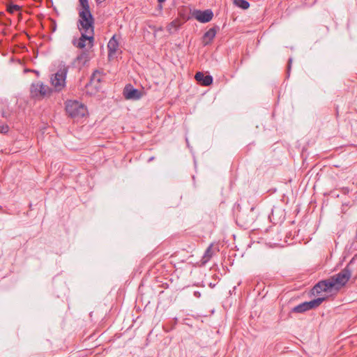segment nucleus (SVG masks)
Returning a JSON list of instances; mask_svg holds the SVG:
<instances>
[{
    "label": "nucleus",
    "mask_w": 357,
    "mask_h": 357,
    "mask_svg": "<svg viewBox=\"0 0 357 357\" xmlns=\"http://www.w3.org/2000/svg\"><path fill=\"white\" fill-rule=\"evenodd\" d=\"M353 263V259L343 268L340 273L331 276L329 278L333 284L334 289L336 291L340 290L342 287L346 285L351 277L352 268L351 267Z\"/></svg>",
    "instance_id": "nucleus-1"
},
{
    "label": "nucleus",
    "mask_w": 357,
    "mask_h": 357,
    "mask_svg": "<svg viewBox=\"0 0 357 357\" xmlns=\"http://www.w3.org/2000/svg\"><path fill=\"white\" fill-rule=\"evenodd\" d=\"M153 159H154V158H153V157H151V158L149 159V161L150 162V161L153 160Z\"/></svg>",
    "instance_id": "nucleus-25"
},
{
    "label": "nucleus",
    "mask_w": 357,
    "mask_h": 357,
    "mask_svg": "<svg viewBox=\"0 0 357 357\" xmlns=\"http://www.w3.org/2000/svg\"><path fill=\"white\" fill-rule=\"evenodd\" d=\"M52 90L47 85L43 84L40 82L32 83L30 92L32 97L43 98L51 93Z\"/></svg>",
    "instance_id": "nucleus-5"
},
{
    "label": "nucleus",
    "mask_w": 357,
    "mask_h": 357,
    "mask_svg": "<svg viewBox=\"0 0 357 357\" xmlns=\"http://www.w3.org/2000/svg\"><path fill=\"white\" fill-rule=\"evenodd\" d=\"M77 26L79 31L94 34V18L89 10H79Z\"/></svg>",
    "instance_id": "nucleus-2"
},
{
    "label": "nucleus",
    "mask_w": 357,
    "mask_h": 357,
    "mask_svg": "<svg viewBox=\"0 0 357 357\" xmlns=\"http://www.w3.org/2000/svg\"><path fill=\"white\" fill-rule=\"evenodd\" d=\"M165 1V0H158V1L159 3H162V2H164Z\"/></svg>",
    "instance_id": "nucleus-26"
},
{
    "label": "nucleus",
    "mask_w": 357,
    "mask_h": 357,
    "mask_svg": "<svg viewBox=\"0 0 357 357\" xmlns=\"http://www.w3.org/2000/svg\"><path fill=\"white\" fill-rule=\"evenodd\" d=\"M291 63H292V59L290 58V59H289L288 65H287V74L288 75H289V72H290V69H291Z\"/></svg>",
    "instance_id": "nucleus-22"
},
{
    "label": "nucleus",
    "mask_w": 357,
    "mask_h": 357,
    "mask_svg": "<svg viewBox=\"0 0 357 357\" xmlns=\"http://www.w3.org/2000/svg\"><path fill=\"white\" fill-rule=\"evenodd\" d=\"M119 47V42L116 39V36H113L108 42L107 48H108V56H113Z\"/></svg>",
    "instance_id": "nucleus-11"
},
{
    "label": "nucleus",
    "mask_w": 357,
    "mask_h": 357,
    "mask_svg": "<svg viewBox=\"0 0 357 357\" xmlns=\"http://www.w3.org/2000/svg\"><path fill=\"white\" fill-rule=\"evenodd\" d=\"M181 26V22L178 20H173L169 25V29L174 27L177 29Z\"/></svg>",
    "instance_id": "nucleus-21"
},
{
    "label": "nucleus",
    "mask_w": 357,
    "mask_h": 357,
    "mask_svg": "<svg viewBox=\"0 0 357 357\" xmlns=\"http://www.w3.org/2000/svg\"><path fill=\"white\" fill-rule=\"evenodd\" d=\"M234 3L238 8L246 10L250 7V3L245 0H234Z\"/></svg>",
    "instance_id": "nucleus-18"
},
{
    "label": "nucleus",
    "mask_w": 357,
    "mask_h": 357,
    "mask_svg": "<svg viewBox=\"0 0 357 357\" xmlns=\"http://www.w3.org/2000/svg\"><path fill=\"white\" fill-rule=\"evenodd\" d=\"M123 96L128 100H138L141 98V92L134 89L130 84L127 85L123 90Z\"/></svg>",
    "instance_id": "nucleus-9"
},
{
    "label": "nucleus",
    "mask_w": 357,
    "mask_h": 357,
    "mask_svg": "<svg viewBox=\"0 0 357 357\" xmlns=\"http://www.w3.org/2000/svg\"><path fill=\"white\" fill-rule=\"evenodd\" d=\"M213 255V251L212 250V245H211L206 250L204 255L202 257V263L206 264L208 262L212 256Z\"/></svg>",
    "instance_id": "nucleus-15"
},
{
    "label": "nucleus",
    "mask_w": 357,
    "mask_h": 357,
    "mask_svg": "<svg viewBox=\"0 0 357 357\" xmlns=\"http://www.w3.org/2000/svg\"><path fill=\"white\" fill-rule=\"evenodd\" d=\"M334 289L333 284L331 282L330 278L321 280L317 283L311 289V294L317 296L321 292L331 291Z\"/></svg>",
    "instance_id": "nucleus-7"
},
{
    "label": "nucleus",
    "mask_w": 357,
    "mask_h": 357,
    "mask_svg": "<svg viewBox=\"0 0 357 357\" xmlns=\"http://www.w3.org/2000/svg\"><path fill=\"white\" fill-rule=\"evenodd\" d=\"M194 295L195 296H196L197 298H199L200 296H201V294L199 292V291H195L194 292Z\"/></svg>",
    "instance_id": "nucleus-24"
},
{
    "label": "nucleus",
    "mask_w": 357,
    "mask_h": 357,
    "mask_svg": "<svg viewBox=\"0 0 357 357\" xmlns=\"http://www.w3.org/2000/svg\"><path fill=\"white\" fill-rule=\"evenodd\" d=\"M56 30V27L54 26V28H52V31H54Z\"/></svg>",
    "instance_id": "nucleus-27"
},
{
    "label": "nucleus",
    "mask_w": 357,
    "mask_h": 357,
    "mask_svg": "<svg viewBox=\"0 0 357 357\" xmlns=\"http://www.w3.org/2000/svg\"><path fill=\"white\" fill-rule=\"evenodd\" d=\"M68 67L66 65H61L57 72L52 75L51 83L56 91H61L66 86V79Z\"/></svg>",
    "instance_id": "nucleus-4"
},
{
    "label": "nucleus",
    "mask_w": 357,
    "mask_h": 357,
    "mask_svg": "<svg viewBox=\"0 0 357 357\" xmlns=\"http://www.w3.org/2000/svg\"><path fill=\"white\" fill-rule=\"evenodd\" d=\"M89 60V53L86 51L82 52L76 57V61L82 62V65H84Z\"/></svg>",
    "instance_id": "nucleus-14"
},
{
    "label": "nucleus",
    "mask_w": 357,
    "mask_h": 357,
    "mask_svg": "<svg viewBox=\"0 0 357 357\" xmlns=\"http://www.w3.org/2000/svg\"><path fill=\"white\" fill-rule=\"evenodd\" d=\"M307 311H308V310H307L305 302H303V303L295 306L294 307H293L291 309V312H294V313H303Z\"/></svg>",
    "instance_id": "nucleus-16"
},
{
    "label": "nucleus",
    "mask_w": 357,
    "mask_h": 357,
    "mask_svg": "<svg viewBox=\"0 0 357 357\" xmlns=\"http://www.w3.org/2000/svg\"><path fill=\"white\" fill-rule=\"evenodd\" d=\"M195 78L202 86H208L213 83V77L210 75H204L202 72H197Z\"/></svg>",
    "instance_id": "nucleus-10"
},
{
    "label": "nucleus",
    "mask_w": 357,
    "mask_h": 357,
    "mask_svg": "<svg viewBox=\"0 0 357 357\" xmlns=\"http://www.w3.org/2000/svg\"><path fill=\"white\" fill-rule=\"evenodd\" d=\"M20 10H21V7L18 5L10 3V4H8L7 6V11L10 13H13L14 12L19 11Z\"/></svg>",
    "instance_id": "nucleus-19"
},
{
    "label": "nucleus",
    "mask_w": 357,
    "mask_h": 357,
    "mask_svg": "<svg viewBox=\"0 0 357 357\" xmlns=\"http://www.w3.org/2000/svg\"><path fill=\"white\" fill-rule=\"evenodd\" d=\"M66 111L69 116L78 121L88 114L86 107L77 100H68L66 102Z\"/></svg>",
    "instance_id": "nucleus-3"
},
{
    "label": "nucleus",
    "mask_w": 357,
    "mask_h": 357,
    "mask_svg": "<svg viewBox=\"0 0 357 357\" xmlns=\"http://www.w3.org/2000/svg\"><path fill=\"white\" fill-rule=\"evenodd\" d=\"M217 33V28L213 27L209 29L203 36V43L204 44L208 45L209 44L213 39L215 38Z\"/></svg>",
    "instance_id": "nucleus-12"
},
{
    "label": "nucleus",
    "mask_w": 357,
    "mask_h": 357,
    "mask_svg": "<svg viewBox=\"0 0 357 357\" xmlns=\"http://www.w3.org/2000/svg\"><path fill=\"white\" fill-rule=\"evenodd\" d=\"M81 36L79 39H74L73 44L74 46L79 49L84 48L86 45L89 47L93 46L94 37L92 33H85L84 31H80Z\"/></svg>",
    "instance_id": "nucleus-6"
},
{
    "label": "nucleus",
    "mask_w": 357,
    "mask_h": 357,
    "mask_svg": "<svg viewBox=\"0 0 357 357\" xmlns=\"http://www.w3.org/2000/svg\"><path fill=\"white\" fill-rule=\"evenodd\" d=\"M192 16L202 23H206L213 19V13L210 9L205 10H194Z\"/></svg>",
    "instance_id": "nucleus-8"
},
{
    "label": "nucleus",
    "mask_w": 357,
    "mask_h": 357,
    "mask_svg": "<svg viewBox=\"0 0 357 357\" xmlns=\"http://www.w3.org/2000/svg\"><path fill=\"white\" fill-rule=\"evenodd\" d=\"M81 9L79 10H89L90 7L88 0H79Z\"/></svg>",
    "instance_id": "nucleus-20"
},
{
    "label": "nucleus",
    "mask_w": 357,
    "mask_h": 357,
    "mask_svg": "<svg viewBox=\"0 0 357 357\" xmlns=\"http://www.w3.org/2000/svg\"><path fill=\"white\" fill-rule=\"evenodd\" d=\"M102 73L100 71L96 70L93 72V73L92 74V75L91 77V83H94V82L100 83L102 80Z\"/></svg>",
    "instance_id": "nucleus-17"
},
{
    "label": "nucleus",
    "mask_w": 357,
    "mask_h": 357,
    "mask_svg": "<svg viewBox=\"0 0 357 357\" xmlns=\"http://www.w3.org/2000/svg\"><path fill=\"white\" fill-rule=\"evenodd\" d=\"M8 131V126H3L1 130V132H3V133H6Z\"/></svg>",
    "instance_id": "nucleus-23"
},
{
    "label": "nucleus",
    "mask_w": 357,
    "mask_h": 357,
    "mask_svg": "<svg viewBox=\"0 0 357 357\" xmlns=\"http://www.w3.org/2000/svg\"><path fill=\"white\" fill-rule=\"evenodd\" d=\"M324 300H325V298L322 297V298H317L313 299L310 301H306L305 303H306V306H307V310L314 309V308L319 307L323 303V301Z\"/></svg>",
    "instance_id": "nucleus-13"
}]
</instances>
